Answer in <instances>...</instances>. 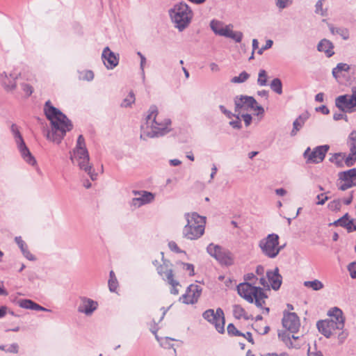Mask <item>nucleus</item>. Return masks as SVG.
<instances>
[{"mask_svg":"<svg viewBox=\"0 0 356 356\" xmlns=\"http://www.w3.org/2000/svg\"><path fill=\"white\" fill-rule=\"evenodd\" d=\"M304 286L307 288H311L314 291H319L324 287V284L318 280L304 282Z\"/></svg>","mask_w":356,"mask_h":356,"instance_id":"obj_35","label":"nucleus"},{"mask_svg":"<svg viewBox=\"0 0 356 356\" xmlns=\"http://www.w3.org/2000/svg\"><path fill=\"white\" fill-rule=\"evenodd\" d=\"M317 327L319 332L327 338H329L333 332L337 330L333 321L330 319L319 321L317 323Z\"/></svg>","mask_w":356,"mask_h":356,"instance_id":"obj_27","label":"nucleus"},{"mask_svg":"<svg viewBox=\"0 0 356 356\" xmlns=\"http://www.w3.org/2000/svg\"><path fill=\"white\" fill-rule=\"evenodd\" d=\"M327 315L330 317V320L333 321L337 330H341L343 329L345 317L341 309L334 307L328 311Z\"/></svg>","mask_w":356,"mask_h":356,"instance_id":"obj_25","label":"nucleus"},{"mask_svg":"<svg viewBox=\"0 0 356 356\" xmlns=\"http://www.w3.org/2000/svg\"><path fill=\"white\" fill-rule=\"evenodd\" d=\"M266 356H290L287 353L283 352L281 353H268Z\"/></svg>","mask_w":356,"mask_h":356,"instance_id":"obj_64","label":"nucleus"},{"mask_svg":"<svg viewBox=\"0 0 356 356\" xmlns=\"http://www.w3.org/2000/svg\"><path fill=\"white\" fill-rule=\"evenodd\" d=\"M202 291V289L200 286L192 284L187 287L186 293L180 297L179 300L184 304L193 305L198 301Z\"/></svg>","mask_w":356,"mask_h":356,"instance_id":"obj_21","label":"nucleus"},{"mask_svg":"<svg viewBox=\"0 0 356 356\" xmlns=\"http://www.w3.org/2000/svg\"><path fill=\"white\" fill-rule=\"evenodd\" d=\"M109 276H110V278L108 280L109 290L112 292H114L116 291L118 286V280H117V278H116L115 273L113 270H111L110 272Z\"/></svg>","mask_w":356,"mask_h":356,"instance_id":"obj_41","label":"nucleus"},{"mask_svg":"<svg viewBox=\"0 0 356 356\" xmlns=\"http://www.w3.org/2000/svg\"><path fill=\"white\" fill-rule=\"evenodd\" d=\"M220 110L222 113H224L227 118L231 119L233 116H235L234 114H233L231 111L227 110L225 107L222 105H220L219 106Z\"/></svg>","mask_w":356,"mask_h":356,"instance_id":"obj_56","label":"nucleus"},{"mask_svg":"<svg viewBox=\"0 0 356 356\" xmlns=\"http://www.w3.org/2000/svg\"><path fill=\"white\" fill-rule=\"evenodd\" d=\"M21 88H22V90L24 91V92L25 93L26 97L31 96L33 92V87L28 83H22Z\"/></svg>","mask_w":356,"mask_h":356,"instance_id":"obj_47","label":"nucleus"},{"mask_svg":"<svg viewBox=\"0 0 356 356\" xmlns=\"http://www.w3.org/2000/svg\"><path fill=\"white\" fill-rule=\"evenodd\" d=\"M233 315L237 319H241L242 318L245 320L250 319V317L245 310L239 305H234L233 306Z\"/></svg>","mask_w":356,"mask_h":356,"instance_id":"obj_34","label":"nucleus"},{"mask_svg":"<svg viewBox=\"0 0 356 356\" xmlns=\"http://www.w3.org/2000/svg\"><path fill=\"white\" fill-rule=\"evenodd\" d=\"M209 68L212 72H218L220 70L219 65L213 62L209 64Z\"/></svg>","mask_w":356,"mask_h":356,"instance_id":"obj_60","label":"nucleus"},{"mask_svg":"<svg viewBox=\"0 0 356 356\" xmlns=\"http://www.w3.org/2000/svg\"><path fill=\"white\" fill-rule=\"evenodd\" d=\"M348 145L350 149V153L345 159V163L347 166L354 165L356 161V131H353L348 139Z\"/></svg>","mask_w":356,"mask_h":356,"instance_id":"obj_24","label":"nucleus"},{"mask_svg":"<svg viewBox=\"0 0 356 356\" xmlns=\"http://www.w3.org/2000/svg\"><path fill=\"white\" fill-rule=\"evenodd\" d=\"M72 163L79 167L81 170L86 172L92 180L97 178L92 164L90 163V156L86 147V141L82 135H79L74 148L70 152Z\"/></svg>","mask_w":356,"mask_h":356,"instance_id":"obj_4","label":"nucleus"},{"mask_svg":"<svg viewBox=\"0 0 356 356\" xmlns=\"http://www.w3.org/2000/svg\"><path fill=\"white\" fill-rule=\"evenodd\" d=\"M240 115H241V118L244 120L245 126L248 127L251 124L252 119V116L248 113H246V114L241 113Z\"/></svg>","mask_w":356,"mask_h":356,"instance_id":"obj_53","label":"nucleus"},{"mask_svg":"<svg viewBox=\"0 0 356 356\" xmlns=\"http://www.w3.org/2000/svg\"><path fill=\"white\" fill-rule=\"evenodd\" d=\"M279 239V236L273 233L260 240L259 247L261 252L268 258H275L283 249V246L280 245Z\"/></svg>","mask_w":356,"mask_h":356,"instance_id":"obj_6","label":"nucleus"},{"mask_svg":"<svg viewBox=\"0 0 356 356\" xmlns=\"http://www.w3.org/2000/svg\"><path fill=\"white\" fill-rule=\"evenodd\" d=\"M235 112L240 115L245 111H257V115H263L264 109L262 106L258 105L254 97L250 96L241 95L240 97H236L234 100Z\"/></svg>","mask_w":356,"mask_h":356,"instance_id":"obj_8","label":"nucleus"},{"mask_svg":"<svg viewBox=\"0 0 356 356\" xmlns=\"http://www.w3.org/2000/svg\"><path fill=\"white\" fill-rule=\"evenodd\" d=\"M333 119L336 121L342 120V119H345L346 121H347L348 117H347V115H346L341 113H336L333 115Z\"/></svg>","mask_w":356,"mask_h":356,"instance_id":"obj_59","label":"nucleus"},{"mask_svg":"<svg viewBox=\"0 0 356 356\" xmlns=\"http://www.w3.org/2000/svg\"><path fill=\"white\" fill-rule=\"evenodd\" d=\"M135 197L132 198L130 202V205L134 208H139L143 205L149 204L154 200L155 195L151 192L146 191H132Z\"/></svg>","mask_w":356,"mask_h":356,"instance_id":"obj_19","label":"nucleus"},{"mask_svg":"<svg viewBox=\"0 0 356 356\" xmlns=\"http://www.w3.org/2000/svg\"><path fill=\"white\" fill-rule=\"evenodd\" d=\"M202 317L213 325L219 333L225 332V315L221 308H218L216 311L209 309L202 314Z\"/></svg>","mask_w":356,"mask_h":356,"instance_id":"obj_13","label":"nucleus"},{"mask_svg":"<svg viewBox=\"0 0 356 356\" xmlns=\"http://www.w3.org/2000/svg\"><path fill=\"white\" fill-rule=\"evenodd\" d=\"M258 283L259 284V280L254 273H248L244 275V282L237 286V291L241 298L250 303L254 302L257 307L261 309L263 313L268 314L269 308L263 307L267 296L263 289L257 285Z\"/></svg>","mask_w":356,"mask_h":356,"instance_id":"obj_3","label":"nucleus"},{"mask_svg":"<svg viewBox=\"0 0 356 356\" xmlns=\"http://www.w3.org/2000/svg\"><path fill=\"white\" fill-rule=\"evenodd\" d=\"M177 265H179L181 269L188 272L189 276H193L195 275L194 266L193 264L184 262H178Z\"/></svg>","mask_w":356,"mask_h":356,"instance_id":"obj_42","label":"nucleus"},{"mask_svg":"<svg viewBox=\"0 0 356 356\" xmlns=\"http://www.w3.org/2000/svg\"><path fill=\"white\" fill-rule=\"evenodd\" d=\"M339 189L346 191L356 185V168H352L339 174Z\"/></svg>","mask_w":356,"mask_h":356,"instance_id":"obj_20","label":"nucleus"},{"mask_svg":"<svg viewBox=\"0 0 356 356\" xmlns=\"http://www.w3.org/2000/svg\"><path fill=\"white\" fill-rule=\"evenodd\" d=\"M145 64H146V58H145V57L144 56H141L140 67V69H141V71H142L143 79H145L144 68H145Z\"/></svg>","mask_w":356,"mask_h":356,"instance_id":"obj_62","label":"nucleus"},{"mask_svg":"<svg viewBox=\"0 0 356 356\" xmlns=\"http://www.w3.org/2000/svg\"><path fill=\"white\" fill-rule=\"evenodd\" d=\"M331 211H339L341 209V204L340 200H334L331 201L327 205Z\"/></svg>","mask_w":356,"mask_h":356,"instance_id":"obj_45","label":"nucleus"},{"mask_svg":"<svg viewBox=\"0 0 356 356\" xmlns=\"http://www.w3.org/2000/svg\"><path fill=\"white\" fill-rule=\"evenodd\" d=\"M169 14L173 22H190L193 18V11L185 3H179L173 6Z\"/></svg>","mask_w":356,"mask_h":356,"instance_id":"obj_12","label":"nucleus"},{"mask_svg":"<svg viewBox=\"0 0 356 356\" xmlns=\"http://www.w3.org/2000/svg\"><path fill=\"white\" fill-rule=\"evenodd\" d=\"M309 118L307 113H302L295 120L293 123V129L291 132V136H294L297 134L298 131L303 127L307 120Z\"/></svg>","mask_w":356,"mask_h":356,"instance_id":"obj_31","label":"nucleus"},{"mask_svg":"<svg viewBox=\"0 0 356 356\" xmlns=\"http://www.w3.org/2000/svg\"><path fill=\"white\" fill-rule=\"evenodd\" d=\"M22 254L29 261H35V256L29 250L28 248L26 250H24L22 252Z\"/></svg>","mask_w":356,"mask_h":356,"instance_id":"obj_57","label":"nucleus"},{"mask_svg":"<svg viewBox=\"0 0 356 356\" xmlns=\"http://www.w3.org/2000/svg\"><path fill=\"white\" fill-rule=\"evenodd\" d=\"M279 339L284 343L286 346L289 348H300V345L298 343H293L291 341V338L293 339H298V337H295L294 335H292L291 337L290 335L286 333L285 331L280 332L278 334Z\"/></svg>","mask_w":356,"mask_h":356,"instance_id":"obj_30","label":"nucleus"},{"mask_svg":"<svg viewBox=\"0 0 356 356\" xmlns=\"http://www.w3.org/2000/svg\"><path fill=\"white\" fill-rule=\"evenodd\" d=\"M98 302L87 297H81L78 312L86 316H91L98 307Z\"/></svg>","mask_w":356,"mask_h":356,"instance_id":"obj_23","label":"nucleus"},{"mask_svg":"<svg viewBox=\"0 0 356 356\" xmlns=\"http://www.w3.org/2000/svg\"><path fill=\"white\" fill-rule=\"evenodd\" d=\"M211 30L215 34L231 38L236 42H241L243 38V33L241 31H233L231 25H224V24H210Z\"/></svg>","mask_w":356,"mask_h":356,"instance_id":"obj_15","label":"nucleus"},{"mask_svg":"<svg viewBox=\"0 0 356 356\" xmlns=\"http://www.w3.org/2000/svg\"><path fill=\"white\" fill-rule=\"evenodd\" d=\"M236 119L235 120H232L229 122L230 126H232L234 129H241V122L239 118L238 113L236 115Z\"/></svg>","mask_w":356,"mask_h":356,"instance_id":"obj_51","label":"nucleus"},{"mask_svg":"<svg viewBox=\"0 0 356 356\" xmlns=\"http://www.w3.org/2000/svg\"><path fill=\"white\" fill-rule=\"evenodd\" d=\"M318 51L325 53L328 58L334 54V45L332 42L327 39L321 40L317 46Z\"/></svg>","mask_w":356,"mask_h":356,"instance_id":"obj_29","label":"nucleus"},{"mask_svg":"<svg viewBox=\"0 0 356 356\" xmlns=\"http://www.w3.org/2000/svg\"><path fill=\"white\" fill-rule=\"evenodd\" d=\"M250 77V74L246 72L243 71L239 74L238 76H234L231 79V82L233 83H241L246 81Z\"/></svg>","mask_w":356,"mask_h":356,"instance_id":"obj_40","label":"nucleus"},{"mask_svg":"<svg viewBox=\"0 0 356 356\" xmlns=\"http://www.w3.org/2000/svg\"><path fill=\"white\" fill-rule=\"evenodd\" d=\"M335 106L343 113L356 111V86L352 88L351 95H342L335 99Z\"/></svg>","mask_w":356,"mask_h":356,"instance_id":"obj_11","label":"nucleus"},{"mask_svg":"<svg viewBox=\"0 0 356 356\" xmlns=\"http://www.w3.org/2000/svg\"><path fill=\"white\" fill-rule=\"evenodd\" d=\"M15 241L20 248L22 252L28 248L26 243L22 240L21 236H16Z\"/></svg>","mask_w":356,"mask_h":356,"instance_id":"obj_48","label":"nucleus"},{"mask_svg":"<svg viewBox=\"0 0 356 356\" xmlns=\"http://www.w3.org/2000/svg\"><path fill=\"white\" fill-rule=\"evenodd\" d=\"M102 58L104 65L108 70L113 69L119 63L118 56L111 51L108 47L104 49L102 54Z\"/></svg>","mask_w":356,"mask_h":356,"instance_id":"obj_26","label":"nucleus"},{"mask_svg":"<svg viewBox=\"0 0 356 356\" xmlns=\"http://www.w3.org/2000/svg\"><path fill=\"white\" fill-rule=\"evenodd\" d=\"M316 111H320L325 115H327L330 113V110L326 106L322 105L316 108Z\"/></svg>","mask_w":356,"mask_h":356,"instance_id":"obj_61","label":"nucleus"},{"mask_svg":"<svg viewBox=\"0 0 356 356\" xmlns=\"http://www.w3.org/2000/svg\"><path fill=\"white\" fill-rule=\"evenodd\" d=\"M18 348L19 346L17 343H13L7 347L6 352L17 353L18 352Z\"/></svg>","mask_w":356,"mask_h":356,"instance_id":"obj_54","label":"nucleus"},{"mask_svg":"<svg viewBox=\"0 0 356 356\" xmlns=\"http://www.w3.org/2000/svg\"><path fill=\"white\" fill-rule=\"evenodd\" d=\"M275 193L279 196H284L287 191L284 188H280L275 189Z\"/></svg>","mask_w":356,"mask_h":356,"instance_id":"obj_63","label":"nucleus"},{"mask_svg":"<svg viewBox=\"0 0 356 356\" xmlns=\"http://www.w3.org/2000/svg\"><path fill=\"white\" fill-rule=\"evenodd\" d=\"M171 264L169 261L162 259V264L157 266V273L165 280L170 286V293L173 295L179 293L178 286H180L179 282L174 279V274L171 268Z\"/></svg>","mask_w":356,"mask_h":356,"instance_id":"obj_10","label":"nucleus"},{"mask_svg":"<svg viewBox=\"0 0 356 356\" xmlns=\"http://www.w3.org/2000/svg\"><path fill=\"white\" fill-rule=\"evenodd\" d=\"M330 30L333 35H339L343 40H347L349 38L348 29L343 27H337L332 25L330 26Z\"/></svg>","mask_w":356,"mask_h":356,"instance_id":"obj_33","label":"nucleus"},{"mask_svg":"<svg viewBox=\"0 0 356 356\" xmlns=\"http://www.w3.org/2000/svg\"><path fill=\"white\" fill-rule=\"evenodd\" d=\"M318 202H316L318 205H323L325 204V201L328 199V197L324 194H320L317 195Z\"/></svg>","mask_w":356,"mask_h":356,"instance_id":"obj_58","label":"nucleus"},{"mask_svg":"<svg viewBox=\"0 0 356 356\" xmlns=\"http://www.w3.org/2000/svg\"><path fill=\"white\" fill-rule=\"evenodd\" d=\"M257 83L260 86H264L267 84V73L264 70H260L258 74Z\"/></svg>","mask_w":356,"mask_h":356,"instance_id":"obj_43","label":"nucleus"},{"mask_svg":"<svg viewBox=\"0 0 356 356\" xmlns=\"http://www.w3.org/2000/svg\"><path fill=\"white\" fill-rule=\"evenodd\" d=\"M350 69V67L346 63H338L336 67L332 70V75L337 78L339 76L340 72H348Z\"/></svg>","mask_w":356,"mask_h":356,"instance_id":"obj_37","label":"nucleus"},{"mask_svg":"<svg viewBox=\"0 0 356 356\" xmlns=\"http://www.w3.org/2000/svg\"><path fill=\"white\" fill-rule=\"evenodd\" d=\"M20 73L15 70L0 72V84L3 90L9 93L13 92L17 88V81Z\"/></svg>","mask_w":356,"mask_h":356,"instance_id":"obj_14","label":"nucleus"},{"mask_svg":"<svg viewBox=\"0 0 356 356\" xmlns=\"http://www.w3.org/2000/svg\"><path fill=\"white\" fill-rule=\"evenodd\" d=\"M273 44V40H268L266 41V42L265 46H264V47H262L261 48H260L259 49H258L257 53H258L259 54H263V52H264V50H266V49H270V48L272 47Z\"/></svg>","mask_w":356,"mask_h":356,"instance_id":"obj_52","label":"nucleus"},{"mask_svg":"<svg viewBox=\"0 0 356 356\" xmlns=\"http://www.w3.org/2000/svg\"><path fill=\"white\" fill-rule=\"evenodd\" d=\"M208 254L215 258L221 265L232 266L234 264V258L232 253L224 248L210 243L207 248Z\"/></svg>","mask_w":356,"mask_h":356,"instance_id":"obj_9","label":"nucleus"},{"mask_svg":"<svg viewBox=\"0 0 356 356\" xmlns=\"http://www.w3.org/2000/svg\"><path fill=\"white\" fill-rule=\"evenodd\" d=\"M151 331L153 334H155V337H156L157 341L160 342V343L162 346H163L164 348H170L172 346V345L170 344L169 342L174 341L175 340L174 339L169 338V337L159 339V337L156 335L157 329H156L154 327H152Z\"/></svg>","mask_w":356,"mask_h":356,"instance_id":"obj_36","label":"nucleus"},{"mask_svg":"<svg viewBox=\"0 0 356 356\" xmlns=\"http://www.w3.org/2000/svg\"><path fill=\"white\" fill-rule=\"evenodd\" d=\"M187 224L184 227V237L189 240H197L204 233L206 218L195 212L187 213L184 215Z\"/></svg>","mask_w":356,"mask_h":356,"instance_id":"obj_5","label":"nucleus"},{"mask_svg":"<svg viewBox=\"0 0 356 356\" xmlns=\"http://www.w3.org/2000/svg\"><path fill=\"white\" fill-rule=\"evenodd\" d=\"M282 325L284 328L291 333H296L298 331L300 326L299 317L293 312L284 313L282 318Z\"/></svg>","mask_w":356,"mask_h":356,"instance_id":"obj_22","label":"nucleus"},{"mask_svg":"<svg viewBox=\"0 0 356 356\" xmlns=\"http://www.w3.org/2000/svg\"><path fill=\"white\" fill-rule=\"evenodd\" d=\"M330 147L327 145L318 146L312 152L307 147L304 152L307 163H319L323 161Z\"/></svg>","mask_w":356,"mask_h":356,"instance_id":"obj_18","label":"nucleus"},{"mask_svg":"<svg viewBox=\"0 0 356 356\" xmlns=\"http://www.w3.org/2000/svg\"><path fill=\"white\" fill-rule=\"evenodd\" d=\"M348 270L350 275L353 279L356 278V261L352 262L348 264Z\"/></svg>","mask_w":356,"mask_h":356,"instance_id":"obj_50","label":"nucleus"},{"mask_svg":"<svg viewBox=\"0 0 356 356\" xmlns=\"http://www.w3.org/2000/svg\"><path fill=\"white\" fill-rule=\"evenodd\" d=\"M323 0H318L315 5V13L321 16L325 15V10L323 8Z\"/></svg>","mask_w":356,"mask_h":356,"instance_id":"obj_44","label":"nucleus"},{"mask_svg":"<svg viewBox=\"0 0 356 356\" xmlns=\"http://www.w3.org/2000/svg\"><path fill=\"white\" fill-rule=\"evenodd\" d=\"M270 88L272 90L277 93L278 95H281L282 93V83L280 79L275 78L274 79L270 84Z\"/></svg>","mask_w":356,"mask_h":356,"instance_id":"obj_38","label":"nucleus"},{"mask_svg":"<svg viewBox=\"0 0 356 356\" xmlns=\"http://www.w3.org/2000/svg\"><path fill=\"white\" fill-rule=\"evenodd\" d=\"M10 129L22 158L27 164L35 166L37 164L36 159L26 145L18 127L13 124Z\"/></svg>","mask_w":356,"mask_h":356,"instance_id":"obj_7","label":"nucleus"},{"mask_svg":"<svg viewBox=\"0 0 356 356\" xmlns=\"http://www.w3.org/2000/svg\"><path fill=\"white\" fill-rule=\"evenodd\" d=\"M335 224L341 227H347L350 230H356V226L353 227V220H349L348 213H346L343 217L336 221Z\"/></svg>","mask_w":356,"mask_h":356,"instance_id":"obj_32","label":"nucleus"},{"mask_svg":"<svg viewBox=\"0 0 356 356\" xmlns=\"http://www.w3.org/2000/svg\"><path fill=\"white\" fill-rule=\"evenodd\" d=\"M170 131L171 120L161 115L156 106H151L145 118V124L141 128L140 138L161 137Z\"/></svg>","mask_w":356,"mask_h":356,"instance_id":"obj_2","label":"nucleus"},{"mask_svg":"<svg viewBox=\"0 0 356 356\" xmlns=\"http://www.w3.org/2000/svg\"><path fill=\"white\" fill-rule=\"evenodd\" d=\"M168 247L170 249V250H172L173 252H182L175 241H170L168 243Z\"/></svg>","mask_w":356,"mask_h":356,"instance_id":"obj_55","label":"nucleus"},{"mask_svg":"<svg viewBox=\"0 0 356 356\" xmlns=\"http://www.w3.org/2000/svg\"><path fill=\"white\" fill-rule=\"evenodd\" d=\"M43 111L51 123V130L47 134V138L59 144L73 125L71 121L58 108L54 107L50 100L45 102Z\"/></svg>","mask_w":356,"mask_h":356,"instance_id":"obj_1","label":"nucleus"},{"mask_svg":"<svg viewBox=\"0 0 356 356\" xmlns=\"http://www.w3.org/2000/svg\"><path fill=\"white\" fill-rule=\"evenodd\" d=\"M17 304L22 308L26 309H31L35 311L49 312L50 310L44 308L35 302L29 299H20L17 302Z\"/></svg>","mask_w":356,"mask_h":356,"instance_id":"obj_28","label":"nucleus"},{"mask_svg":"<svg viewBox=\"0 0 356 356\" xmlns=\"http://www.w3.org/2000/svg\"><path fill=\"white\" fill-rule=\"evenodd\" d=\"M211 30L215 34L231 38L236 42H241L243 38V33L241 31H233L231 25H224V24H210Z\"/></svg>","mask_w":356,"mask_h":356,"instance_id":"obj_16","label":"nucleus"},{"mask_svg":"<svg viewBox=\"0 0 356 356\" xmlns=\"http://www.w3.org/2000/svg\"><path fill=\"white\" fill-rule=\"evenodd\" d=\"M268 281L265 277H261L259 279V284L264 288L268 289L271 287L274 290H277L280 288L282 282V277L279 273L278 268H275L273 270H268L266 272Z\"/></svg>","mask_w":356,"mask_h":356,"instance_id":"obj_17","label":"nucleus"},{"mask_svg":"<svg viewBox=\"0 0 356 356\" xmlns=\"http://www.w3.org/2000/svg\"><path fill=\"white\" fill-rule=\"evenodd\" d=\"M227 330V332L229 335H232V336L242 335V333L240 331H238L232 323H230L228 325Z\"/></svg>","mask_w":356,"mask_h":356,"instance_id":"obj_46","label":"nucleus"},{"mask_svg":"<svg viewBox=\"0 0 356 356\" xmlns=\"http://www.w3.org/2000/svg\"><path fill=\"white\" fill-rule=\"evenodd\" d=\"M276 6L279 8H284L290 6L292 3V0H275Z\"/></svg>","mask_w":356,"mask_h":356,"instance_id":"obj_49","label":"nucleus"},{"mask_svg":"<svg viewBox=\"0 0 356 356\" xmlns=\"http://www.w3.org/2000/svg\"><path fill=\"white\" fill-rule=\"evenodd\" d=\"M135 95L133 92H130L128 95L122 100L121 106L127 108L131 106L135 102Z\"/></svg>","mask_w":356,"mask_h":356,"instance_id":"obj_39","label":"nucleus"}]
</instances>
